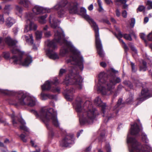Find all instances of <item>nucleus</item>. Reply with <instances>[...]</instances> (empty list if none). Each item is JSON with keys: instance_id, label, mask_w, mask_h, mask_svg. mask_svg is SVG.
I'll return each instance as SVG.
<instances>
[{"instance_id": "11", "label": "nucleus", "mask_w": 152, "mask_h": 152, "mask_svg": "<svg viewBox=\"0 0 152 152\" xmlns=\"http://www.w3.org/2000/svg\"><path fill=\"white\" fill-rule=\"evenodd\" d=\"M64 2V5L63 6L66 7L70 13L74 14L78 12V4L77 2L72 1L68 2L66 1H65Z\"/></svg>"}, {"instance_id": "3", "label": "nucleus", "mask_w": 152, "mask_h": 152, "mask_svg": "<svg viewBox=\"0 0 152 152\" xmlns=\"http://www.w3.org/2000/svg\"><path fill=\"white\" fill-rule=\"evenodd\" d=\"M114 74L106 77L107 74L104 72L100 73L98 76L99 83L97 90L104 95H109L115 91V86L121 82V79L114 76Z\"/></svg>"}, {"instance_id": "64", "label": "nucleus", "mask_w": 152, "mask_h": 152, "mask_svg": "<svg viewBox=\"0 0 152 152\" xmlns=\"http://www.w3.org/2000/svg\"><path fill=\"white\" fill-rule=\"evenodd\" d=\"M40 148H38V149H37L36 151H32L31 152H40Z\"/></svg>"}, {"instance_id": "14", "label": "nucleus", "mask_w": 152, "mask_h": 152, "mask_svg": "<svg viewBox=\"0 0 152 152\" xmlns=\"http://www.w3.org/2000/svg\"><path fill=\"white\" fill-rule=\"evenodd\" d=\"M50 10V9H44L41 7L36 6L33 9L32 11L34 14L39 15L46 12H50L51 11Z\"/></svg>"}, {"instance_id": "35", "label": "nucleus", "mask_w": 152, "mask_h": 152, "mask_svg": "<svg viewBox=\"0 0 152 152\" xmlns=\"http://www.w3.org/2000/svg\"><path fill=\"white\" fill-rule=\"evenodd\" d=\"M129 46L131 48L132 50L135 53H137V51L136 48H134V45L131 43H129Z\"/></svg>"}, {"instance_id": "50", "label": "nucleus", "mask_w": 152, "mask_h": 152, "mask_svg": "<svg viewBox=\"0 0 152 152\" xmlns=\"http://www.w3.org/2000/svg\"><path fill=\"white\" fill-rule=\"evenodd\" d=\"M122 16L124 18H126L127 15V13L126 11H124L122 13Z\"/></svg>"}, {"instance_id": "6", "label": "nucleus", "mask_w": 152, "mask_h": 152, "mask_svg": "<svg viewBox=\"0 0 152 152\" xmlns=\"http://www.w3.org/2000/svg\"><path fill=\"white\" fill-rule=\"evenodd\" d=\"M31 112L36 117H39L45 124L51 122L55 126H59V123L57 117L56 112L53 109L51 108L48 110L46 108H43L39 114L34 110H31Z\"/></svg>"}, {"instance_id": "19", "label": "nucleus", "mask_w": 152, "mask_h": 152, "mask_svg": "<svg viewBox=\"0 0 152 152\" xmlns=\"http://www.w3.org/2000/svg\"><path fill=\"white\" fill-rule=\"evenodd\" d=\"M17 2L19 4L27 9L30 8L32 5L31 2L29 0H17Z\"/></svg>"}, {"instance_id": "63", "label": "nucleus", "mask_w": 152, "mask_h": 152, "mask_svg": "<svg viewBox=\"0 0 152 152\" xmlns=\"http://www.w3.org/2000/svg\"><path fill=\"white\" fill-rule=\"evenodd\" d=\"M4 142L6 143H9V140L7 139H5L4 141Z\"/></svg>"}, {"instance_id": "23", "label": "nucleus", "mask_w": 152, "mask_h": 152, "mask_svg": "<svg viewBox=\"0 0 152 152\" xmlns=\"http://www.w3.org/2000/svg\"><path fill=\"white\" fill-rule=\"evenodd\" d=\"M47 16V15H45L39 17L38 18V20L39 22L41 24H44L46 23V20L45 19Z\"/></svg>"}, {"instance_id": "15", "label": "nucleus", "mask_w": 152, "mask_h": 152, "mask_svg": "<svg viewBox=\"0 0 152 152\" xmlns=\"http://www.w3.org/2000/svg\"><path fill=\"white\" fill-rule=\"evenodd\" d=\"M59 82L57 79H55L54 82L48 80L45 82L43 85L42 86V91L49 90L50 89L51 86L52 85L54 84L56 85Z\"/></svg>"}, {"instance_id": "47", "label": "nucleus", "mask_w": 152, "mask_h": 152, "mask_svg": "<svg viewBox=\"0 0 152 152\" xmlns=\"http://www.w3.org/2000/svg\"><path fill=\"white\" fill-rule=\"evenodd\" d=\"M11 9V5H6L4 8L5 11L9 10Z\"/></svg>"}, {"instance_id": "28", "label": "nucleus", "mask_w": 152, "mask_h": 152, "mask_svg": "<svg viewBox=\"0 0 152 152\" xmlns=\"http://www.w3.org/2000/svg\"><path fill=\"white\" fill-rule=\"evenodd\" d=\"M123 83L126 86L129 87L131 89L133 88V85L129 81L126 80L124 81L123 82Z\"/></svg>"}, {"instance_id": "51", "label": "nucleus", "mask_w": 152, "mask_h": 152, "mask_svg": "<svg viewBox=\"0 0 152 152\" xmlns=\"http://www.w3.org/2000/svg\"><path fill=\"white\" fill-rule=\"evenodd\" d=\"M49 27L48 25H46L44 27L43 29V32L44 31H47V30L48 28Z\"/></svg>"}, {"instance_id": "59", "label": "nucleus", "mask_w": 152, "mask_h": 152, "mask_svg": "<svg viewBox=\"0 0 152 152\" xmlns=\"http://www.w3.org/2000/svg\"><path fill=\"white\" fill-rule=\"evenodd\" d=\"M149 19L148 17H146L144 18V22L145 23H146L148 21Z\"/></svg>"}, {"instance_id": "12", "label": "nucleus", "mask_w": 152, "mask_h": 152, "mask_svg": "<svg viewBox=\"0 0 152 152\" xmlns=\"http://www.w3.org/2000/svg\"><path fill=\"white\" fill-rule=\"evenodd\" d=\"M73 135H66L61 141L60 145L62 147H67L74 143Z\"/></svg>"}, {"instance_id": "42", "label": "nucleus", "mask_w": 152, "mask_h": 152, "mask_svg": "<svg viewBox=\"0 0 152 152\" xmlns=\"http://www.w3.org/2000/svg\"><path fill=\"white\" fill-rule=\"evenodd\" d=\"M147 39L149 41H152V31L151 32L149 33L148 35Z\"/></svg>"}, {"instance_id": "48", "label": "nucleus", "mask_w": 152, "mask_h": 152, "mask_svg": "<svg viewBox=\"0 0 152 152\" xmlns=\"http://www.w3.org/2000/svg\"><path fill=\"white\" fill-rule=\"evenodd\" d=\"M135 23V19L134 18L131 19V22L130 23V25L133 27Z\"/></svg>"}, {"instance_id": "38", "label": "nucleus", "mask_w": 152, "mask_h": 152, "mask_svg": "<svg viewBox=\"0 0 152 152\" xmlns=\"http://www.w3.org/2000/svg\"><path fill=\"white\" fill-rule=\"evenodd\" d=\"M44 35L46 37H48L51 36V32L50 31H44Z\"/></svg>"}, {"instance_id": "33", "label": "nucleus", "mask_w": 152, "mask_h": 152, "mask_svg": "<svg viewBox=\"0 0 152 152\" xmlns=\"http://www.w3.org/2000/svg\"><path fill=\"white\" fill-rule=\"evenodd\" d=\"M133 95H131L129 97L127 98L126 100V102L127 103L130 104L133 101Z\"/></svg>"}, {"instance_id": "53", "label": "nucleus", "mask_w": 152, "mask_h": 152, "mask_svg": "<svg viewBox=\"0 0 152 152\" xmlns=\"http://www.w3.org/2000/svg\"><path fill=\"white\" fill-rule=\"evenodd\" d=\"M88 9L90 11L92 10L93 9V4H92L90 5L88 7Z\"/></svg>"}, {"instance_id": "20", "label": "nucleus", "mask_w": 152, "mask_h": 152, "mask_svg": "<svg viewBox=\"0 0 152 152\" xmlns=\"http://www.w3.org/2000/svg\"><path fill=\"white\" fill-rule=\"evenodd\" d=\"M115 35L119 40L120 42L122 43L123 45V47L126 53H127L128 50V48L125 43L122 39H120V38L123 37V35L121 32L119 31L117 34H115Z\"/></svg>"}, {"instance_id": "57", "label": "nucleus", "mask_w": 152, "mask_h": 152, "mask_svg": "<svg viewBox=\"0 0 152 152\" xmlns=\"http://www.w3.org/2000/svg\"><path fill=\"white\" fill-rule=\"evenodd\" d=\"M116 13L117 16L118 17H119L120 15V12L117 9L116 11Z\"/></svg>"}, {"instance_id": "7", "label": "nucleus", "mask_w": 152, "mask_h": 152, "mask_svg": "<svg viewBox=\"0 0 152 152\" xmlns=\"http://www.w3.org/2000/svg\"><path fill=\"white\" fill-rule=\"evenodd\" d=\"M80 14L91 24L95 33L96 44L98 54L101 57H103L104 54L102 48V45L99 38V28L96 23L90 16L86 14V10L85 8L82 7L80 10Z\"/></svg>"}, {"instance_id": "60", "label": "nucleus", "mask_w": 152, "mask_h": 152, "mask_svg": "<svg viewBox=\"0 0 152 152\" xmlns=\"http://www.w3.org/2000/svg\"><path fill=\"white\" fill-rule=\"evenodd\" d=\"M99 7V9L98 10V11L99 12H102L103 11V9L102 7V6H100Z\"/></svg>"}, {"instance_id": "27", "label": "nucleus", "mask_w": 152, "mask_h": 152, "mask_svg": "<svg viewBox=\"0 0 152 152\" xmlns=\"http://www.w3.org/2000/svg\"><path fill=\"white\" fill-rule=\"evenodd\" d=\"M146 5L147 10H149L151 9H152V1L150 0L148 1L146 4Z\"/></svg>"}, {"instance_id": "56", "label": "nucleus", "mask_w": 152, "mask_h": 152, "mask_svg": "<svg viewBox=\"0 0 152 152\" xmlns=\"http://www.w3.org/2000/svg\"><path fill=\"white\" fill-rule=\"evenodd\" d=\"M18 31V28H15L13 29V32L14 34H16Z\"/></svg>"}, {"instance_id": "30", "label": "nucleus", "mask_w": 152, "mask_h": 152, "mask_svg": "<svg viewBox=\"0 0 152 152\" xmlns=\"http://www.w3.org/2000/svg\"><path fill=\"white\" fill-rule=\"evenodd\" d=\"M142 140L145 142L147 143L148 140L147 138V135L144 133L142 132Z\"/></svg>"}, {"instance_id": "36", "label": "nucleus", "mask_w": 152, "mask_h": 152, "mask_svg": "<svg viewBox=\"0 0 152 152\" xmlns=\"http://www.w3.org/2000/svg\"><path fill=\"white\" fill-rule=\"evenodd\" d=\"M124 38L126 40H128L129 41H131L132 40V38L131 36L130 35L128 34H125L124 35Z\"/></svg>"}, {"instance_id": "2", "label": "nucleus", "mask_w": 152, "mask_h": 152, "mask_svg": "<svg viewBox=\"0 0 152 152\" xmlns=\"http://www.w3.org/2000/svg\"><path fill=\"white\" fill-rule=\"evenodd\" d=\"M5 41L9 46L12 48L11 51L14 54L10 58V53L9 52H3L2 55L5 59H10L13 64H19L24 66H28L31 63L32 60L31 56L16 48L15 45L17 41L12 40L10 37L6 38Z\"/></svg>"}, {"instance_id": "9", "label": "nucleus", "mask_w": 152, "mask_h": 152, "mask_svg": "<svg viewBox=\"0 0 152 152\" xmlns=\"http://www.w3.org/2000/svg\"><path fill=\"white\" fill-rule=\"evenodd\" d=\"M94 103L97 106L102 107V110L104 114L103 116L105 117L107 119L109 120L117 115L118 113L117 110H115L113 114H109L108 107L105 104H103L100 98L99 97H96L95 99Z\"/></svg>"}, {"instance_id": "10", "label": "nucleus", "mask_w": 152, "mask_h": 152, "mask_svg": "<svg viewBox=\"0 0 152 152\" xmlns=\"http://www.w3.org/2000/svg\"><path fill=\"white\" fill-rule=\"evenodd\" d=\"M33 17V15L31 13H29L26 14L25 17L27 20L24 29V32L27 33L30 30L36 29L37 27V25L31 20Z\"/></svg>"}, {"instance_id": "58", "label": "nucleus", "mask_w": 152, "mask_h": 152, "mask_svg": "<svg viewBox=\"0 0 152 152\" xmlns=\"http://www.w3.org/2000/svg\"><path fill=\"white\" fill-rule=\"evenodd\" d=\"M106 3L107 4H110L111 3H112V2L111 0H105Z\"/></svg>"}, {"instance_id": "40", "label": "nucleus", "mask_w": 152, "mask_h": 152, "mask_svg": "<svg viewBox=\"0 0 152 152\" xmlns=\"http://www.w3.org/2000/svg\"><path fill=\"white\" fill-rule=\"evenodd\" d=\"M21 140L23 141V142H26V139L25 138L26 136L23 134H21L20 136Z\"/></svg>"}, {"instance_id": "39", "label": "nucleus", "mask_w": 152, "mask_h": 152, "mask_svg": "<svg viewBox=\"0 0 152 152\" xmlns=\"http://www.w3.org/2000/svg\"><path fill=\"white\" fill-rule=\"evenodd\" d=\"M51 91L54 93H59L60 91V88L58 87L53 88L51 89Z\"/></svg>"}, {"instance_id": "41", "label": "nucleus", "mask_w": 152, "mask_h": 152, "mask_svg": "<svg viewBox=\"0 0 152 152\" xmlns=\"http://www.w3.org/2000/svg\"><path fill=\"white\" fill-rule=\"evenodd\" d=\"M66 70L65 69H60L59 73V75L60 76H61L64 73L66 72Z\"/></svg>"}, {"instance_id": "4", "label": "nucleus", "mask_w": 152, "mask_h": 152, "mask_svg": "<svg viewBox=\"0 0 152 152\" xmlns=\"http://www.w3.org/2000/svg\"><path fill=\"white\" fill-rule=\"evenodd\" d=\"M81 102L80 99L77 100L76 102L75 109L79 117L80 123L82 125L86 123L90 124L96 116V110L92 107L90 102H86L83 108L81 106Z\"/></svg>"}, {"instance_id": "61", "label": "nucleus", "mask_w": 152, "mask_h": 152, "mask_svg": "<svg viewBox=\"0 0 152 152\" xmlns=\"http://www.w3.org/2000/svg\"><path fill=\"white\" fill-rule=\"evenodd\" d=\"M91 146H89L86 149V151H91Z\"/></svg>"}, {"instance_id": "44", "label": "nucleus", "mask_w": 152, "mask_h": 152, "mask_svg": "<svg viewBox=\"0 0 152 152\" xmlns=\"http://www.w3.org/2000/svg\"><path fill=\"white\" fill-rule=\"evenodd\" d=\"M131 66L132 68V72H135L136 71L135 69V66L134 64L132 62L131 63Z\"/></svg>"}, {"instance_id": "45", "label": "nucleus", "mask_w": 152, "mask_h": 152, "mask_svg": "<svg viewBox=\"0 0 152 152\" xmlns=\"http://www.w3.org/2000/svg\"><path fill=\"white\" fill-rule=\"evenodd\" d=\"M104 136V133L102 134V133L101 134L100 137L98 138V140L99 141H102V139H103Z\"/></svg>"}, {"instance_id": "13", "label": "nucleus", "mask_w": 152, "mask_h": 152, "mask_svg": "<svg viewBox=\"0 0 152 152\" xmlns=\"http://www.w3.org/2000/svg\"><path fill=\"white\" fill-rule=\"evenodd\" d=\"M64 5V2L62 1L57 4L54 7V9L58 11V15L60 17H63L66 14V10L64 9L66 7L63 6Z\"/></svg>"}, {"instance_id": "52", "label": "nucleus", "mask_w": 152, "mask_h": 152, "mask_svg": "<svg viewBox=\"0 0 152 152\" xmlns=\"http://www.w3.org/2000/svg\"><path fill=\"white\" fill-rule=\"evenodd\" d=\"M122 101V99H118L117 103V106L120 105L121 104V102Z\"/></svg>"}, {"instance_id": "5", "label": "nucleus", "mask_w": 152, "mask_h": 152, "mask_svg": "<svg viewBox=\"0 0 152 152\" xmlns=\"http://www.w3.org/2000/svg\"><path fill=\"white\" fill-rule=\"evenodd\" d=\"M1 92L2 93L6 94H11L13 95L15 94L17 95L16 103L15 104V105H21L33 107L36 104L37 101L34 97L22 91L15 92L13 91L2 90Z\"/></svg>"}, {"instance_id": "37", "label": "nucleus", "mask_w": 152, "mask_h": 152, "mask_svg": "<svg viewBox=\"0 0 152 152\" xmlns=\"http://www.w3.org/2000/svg\"><path fill=\"white\" fill-rule=\"evenodd\" d=\"M105 148L107 152H110L111 148L109 143H107L106 144Z\"/></svg>"}, {"instance_id": "43", "label": "nucleus", "mask_w": 152, "mask_h": 152, "mask_svg": "<svg viewBox=\"0 0 152 152\" xmlns=\"http://www.w3.org/2000/svg\"><path fill=\"white\" fill-rule=\"evenodd\" d=\"M14 114H13L11 115V117L12 118V123L14 125V126H16V124H17V123L16 121H15V120L14 119Z\"/></svg>"}, {"instance_id": "54", "label": "nucleus", "mask_w": 152, "mask_h": 152, "mask_svg": "<svg viewBox=\"0 0 152 152\" xmlns=\"http://www.w3.org/2000/svg\"><path fill=\"white\" fill-rule=\"evenodd\" d=\"M140 38L144 40L145 39V35L143 33H141L140 35Z\"/></svg>"}, {"instance_id": "49", "label": "nucleus", "mask_w": 152, "mask_h": 152, "mask_svg": "<svg viewBox=\"0 0 152 152\" xmlns=\"http://www.w3.org/2000/svg\"><path fill=\"white\" fill-rule=\"evenodd\" d=\"M4 22V19L3 15H0V23H3Z\"/></svg>"}, {"instance_id": "31", "label": "nucleus", "mask_w": 152, "mask_h": 152, "mask_svg": "<svg viewBox=\"0 0 152 152\" xmlns=\"http://www.w3.org/2000/svg\"><path fill=\"white\" fill-rule=\"evenodd\" d=\"M145 7L143 5H141L139 6L137 10V12H138L145 11Z\"/></svg>"}, {"instance_id": "55", "label": "nucleus", "mask_w": 152, "mask_h": 152, "mask_svg": "<svg viewBox=\"0 0 152 152\" xmlns=\"http://www.w3.org/2000/svg\"><path fill=\"white\" fill-rule=\"evenodd\" d=\"M100 65L102 66L103 67H105L106 66V64L103 62H102L100 63Z\"/></svg>"}, {"instance_id": "18", "label": "nucleus", "mask_w": 152, "mask_h": 152, "mask_svg": "<svg viewBox=\"0 0 152 152\" xmlns=\"http://www.w3.org/2000/svg\"><path fill=\"white\" fill-rule=\"evenodd\" d=\"M75 92V89L73 88L67 90L65 95V98L69 101H71L73 99V94Z\"/></svg>"}, {"instance_id": "32", "label": "nucleus", "mask_w": 152, "mask_h": 152, "mask_svg": "<svg viewBox=\"0 0 152 152\" xmlns=\"http://www.w3.org/2000/svg\"><path fill=\"white\" fill-rule=\"evenodd\" d=\"M117 1L118 2H120L122 4H124L123 6V7L124 9H126L128 7V5L126 4V0H117Z\"/></svg>"}, {"instance_id": "24", "label": "nucleus", "mask_w": 152, "mask_h": 152, "mask_svg": "<svg viewBox=\"0 0 152 152\" xmlns=\"http://www.w3.org/2000/svg\"><path fill=\"white\" fill-rule=\"evenodd\" d=\"M19 121L21 124V125L20 126V129L26 132H28V129L24 125L25 124V123L24 120L22 119H21L20 120H19Z\"/></svg>"}, {"instance_id": "62", "label": "nucleus", "mask_w": 152, "mask_h": 152, "mask_svg": "<svg viewBox=\"0 0 152 152\" xmlns=\"http://www.w3.org/2000/svg\"><path fill=\"white\" fill-rule=\"evenodd\" d=\"M98 2L99 6H102V2L100 0H98Z\"/></svg>"}, {"instance_id": "16", "label": "nucleus", "mask_w": 152, "mask_h": 152, "mask_svg": "<svg viewBox=\"0 0 152 152\" xmlns=\"http://www.w3.org/2000/svg\"><path fill=\"white\" fill-rule=\"evenodd\" d=\"M152 96V95L149 94L148 90L147 88H143L142 90L141 95L138 99L140 101H143Z\"/></svg>"}, {"instance_id": "26", "label": "nucleus", "mask_w": 152, "mask_h": 152, "mask_svg": "<svg viewBox=\"0 0 152 152\" xmlns=\"http://www.w3.org/2000/svg\"><path fill=\"white\" fill-rule=\"evenodd\" d=\"M35 34L37 39H40L42 37V33L41 31H37L36 32Z\"/></svg>"}, {"instance_id": "22", "label": "nucleus", "mask_w": 152, "mask_h": 152, "mask_svg": "<svg viewBox=\"0 0 152 152\" xmlns=\"http://www.w3.org/2000/svg\"><path fill=\"white\" fill-rule=\"evenodd\" d=\"M16 22L15 20L12 18L9 17L6 21V24L7 26L11 27Z\"/></svg>"}, {"instance_id": "29", "label": "nucleus", "mask_w": 152, "mask_h": 152, "mask_svg": "<svg viewBox=\"0 0 152 152\" xmlns=\"http://www.w3.org/2000/svg\"><path fill=\"white\" fill-rule=\"evenodd\" d=\"M142 64V66H140V70H142L144 71L147 69L146 63L145 61H143Z\"/></svg>"}, {"instance_id": "25", "label": "nucleus", "mask_w": 152, "mask_h": 152, "mask_svg": "<svg viewBox=\"0 0 152 152\" xmlns=\"http://www.w3.org/2000/svg\"><path fill=\"white\" fill-rule=\"evenodd\" d=\"M41 95L42 97V99L43 100L46 99L47 98H48L50 99H55L56 97V96L54 95L46 94L43 93H41Z\"/></svg>"}, {"instance_id": "34", "label": "nucleus", "mask_w": 152, "mask_h": 152, "mask_svg": "<svg viewBox=\"0 0 152 152\" xmlns=\"http://www.w3.org/2000/svg\"><path fill=\"white\" fill-rule=\"evenodd\" d=\"M15 9L16 11H17L19 13H21L23 11L22 8L18 5H16L15 6Z\"/></svg>"}, {"instance_id": "17", "label": "nucleus", "mask_w": 152, "mask_h": 152, "mask_svg": "<svg viewBox=\"0 0 152 152\" xmlns=\"http://www.w3.org/2000/svg\"><path fill=\"white\" fill-rule=\"evenodd\" d=\"M142 130L141 126H139L136 123L131 125L130 134L132 135H138V133Z\"/></svg>"}, {"instance_id": "21", "label": "nucleus", "mask_w": 152, "mask_h": 152, "mask_svg": "<svg viewBox=\"0 0 152 152\" xmlns=\"http://www.w3.org/2000/svg\"><path fill=\"white\" fill-rule=\"evenodd\" d=\"M30 38H28V37L26 36H24L22 37V38L26 40L27 42L28 43H30L31 44H32L33 45V48L35 50H37V48L33 44V37H32L31 34L29 35Z\"/></svg>"}, {"instance_id": "1", "label": "nucleus", "mask_w": 152, "mask_h": 152, "mask_svg": "<svg viewBox=\"0 0 152 152\" xmlns=\"http://www.w3.org/2000/svg\"><path fill=\"white\" fill-rule=\"evenodd\" d=\"M58 21L56 19L53 15L49 17V22L51 27L54 29V39L51 41L48 40L45 42L49 48L46 52L47 56L50 59L53 60L59 58L58 55L55 52L57 48V43H63V46L60 51V55L64 56L66 54L70 53V59H68L66 62L72 65L70 67L71 70H69L70 73L65 77L63 83L68 86L69 85H75L77 86L81 89L82 88V78L78 74L77 71L78 68L81 71L83 69V60L80 54V52L74 47L71 42L64 39V35L62 33L61 28L58 26Z\"/></svg>"}, {"instance_id": "46", "label": "nucleus", "mask_w": 152, "mask_h": 152, "mask_svg": "<svg viewBox=\"0 0 152 152\" xmlns=\"http://www.w3.org/2000/svg\"><path fill=\"white\" fill-rule=\"evenodd\" d=\"M135 84L136 86H142V83L138 80L136 81Z\"/></svg>"}, {"instance_id": "8", "label": "nucleus", "mask_w": 152, "mask_h": 152, "mask_svg": "<svg viewBox=\"0 0 152 152\" xmlns=\"http://www.w3.org/2000/svg\"><path fill=\"white\" fill-rule=\"evenodd\" d=\"M127 142L130 152H152V149L148 145H143L128 135Z\"/></svg>"}]
</instances>
